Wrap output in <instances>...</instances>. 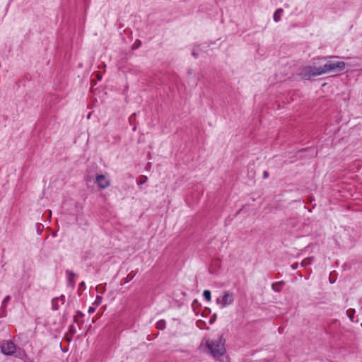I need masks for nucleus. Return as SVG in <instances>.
I'll use <instances>...</instances> for the list:
<instances>
[{"mask_svg": "<svg viewBox=\"0 0 362 362\" xmlns=\"http://www.w3.org/2000/svg\"><path fill=\"white\" fill-rule=\"evenodd\" d=\"M148 180V177L146 175H141L139 177V180L137 182V185L140 187L142 185L145 184Z\"/></svg>", "mask_w": 362, "mask_h": 362, "instance_id": "obj_17", "label": "nucleus"}, {"mask_svg": "<svg viewBox=\"0 0 362 362\" xmlns=\"http://www.w3.org/2000/svg\"><path fill=\"white\" fill-rule=\"evenodd\" d=\"M269 172L267 171V170L264 171V173H263V178L264 179H267V178L269 177Z\"/></svg>", "mask_w": 362, "mask_h": 362, "instance_id": "obj_29", "label": "nucleus"}, {"mask_svg": "<svg viewBox=\"0 0 362 362\" xmlns=\"http://www.w3.org/2000/svg\"><path fill=\"white\" fill-rule=\"evenodd\" d=\"M95 311V307L90 306V307L88 308V313L92 314V313H93Z\"/></svg>", "mask_w": 362, "mask_h": 362, "instance_id": "obj_28", "label": "nucleus"}, {"mask_svg": "<svg viewBox=\"0 0 362 362\" xmlns=\"http://www.w3.org/2000/svg\"><path fill=\"white\" fill-rule=\"evenodd\" d=\"M346 64L342 61H328L323 66H321V70L323 74L330 72L341 71L345 69Z\"/></svg>", "mask_w": 362, "mask_h": 362, "instance_id": "obj_3", "label": "nucleus"}, {"mask_svg": "<svg viewBox=\"0 0 362 362\" xmlns=\"http://www.w3.org/2000/svg\"><path fill=\"white\" fill-rule=\"evenodd\" d=\"M216 318H217V315L216 313H214L209 318V322L210 325H213L216 320Z\"/></svg>", "mask_w": 362, "mask_h": 362, "instance_id": "obj_22", "label": "nucleus"}, {"mask_svg": "<svg viewBox=\"0 0 362 362\" xmlns=\"http://www.w3.org/2000/svg\"><path fill=\"white\" fill-rule=\"evenodd\" d=\"M201 52V45H198L195 46L192 52V55L195 58L197 59L199 56V52Z\"/></svg>", "mask_w": 362, "mask_h": 362, "instance_id": "obj_12", "label": "nucleus"}, {"mask_svg": "<svg viewBox=\"0 0 362 362\" xmlns=\"http://www.w3.org/2000/svg\"><path fill=\"white\" fill-rule=\"evenodd\" d=\"M106 286H107V284H105V285H104V287H103V288H105V287H106Z\"/></svg>", "mask_w": 362, "mask_h": 362, "instance_id": "obj_36", "label": "nucleus"}, {"mask_svg": "<svg viewBox=\"0 0 362 362\" xmlns=\"http://www.w3.org/2000/svg\"><path fill=\"white\" fill-rule=\"evenodd\" d=\"M285 285L284 281H280L274 282L272 284V289L276 293H280L281 291L282 286Z\"/></svg>", "mask_w": 362, "mask_h": 362, "instance_id": "obj_8", "label": "nucleus"}, {"mask_svg": "<svg viewBox=\"0 0 362 362\" xmlns=\"http://www.w3.org/2000/svg\"><path fill=\"white\" fill-rule=\"evenodd\" d=\"M346 314H347V316L349 317V318L351 320V321H354V310H348L346 311Z\"/></svg>", "mask_w": 362, "mask_h": 362, "instance_id": "obj_21", "label": "nucleus"}, {"mask_svg": "<svg viewBox=\"0 0 362 362\" xmlns=\"http://www.w3.org/2000/svg\"><path fill=\"white\" fill-rule=\"evenodd\" d=\"M166 327V322L164 320H160L156 322V328L159 330H163Z\"/></svg>", "mask_w": 362, "mask_h": 362, "instance_id": "obj_13", "label": "nucleus"}, {"mask_svg": "<svg viewBox=\"0 0 362 362\" xmlns=\"http://www.w3.org/2000/svg\"><path fill=\"white\" fill-rule=\"evenodd\" d=\"M65 273L67 278V286L71 287L72 289H74L75 288V281L74 279L76 276V273L69 269H66L65 271Z\"/></svg>", "mask_w": 362, "mask_h": 362, "instance_id": "obj_7", "label": "nucleus"}, {"mask_svg": "<svg viewBox=\"0 0 362 362\" xmlns=\"http://www.w3.org/2000/svg\"><path fill=\"white\" fill-rule=\"evenodd\" d=\"M16 345L11 340L4 341L1 344V351L4 355H13L16 352Z\"/></svg>", "mask_w": 362, "mask_h": 362, "instance_id": "obj_5", "label": "nucleus"}, {"mask_svg": "<svg viewBox=\"0 0 362 362\" xmlns=\"http://www.w3.org/2000/svg\"><path fill=\"white\" fill-rule=\"evenodd\" d=\"M95 183L100 189H105L110 185V181L104 175H98L95 177Z\"/></svg>", "mask_w": 362, "mask_h": 362, "instance_id": "obj_6", "label": "nucleus"}, {"mask_svg": "<svg viewBox=\"0 0 362 362\" xmlns=\"http://www.w3.org/2000/svg\"><path fill=\"white\" fill-rule=\"evenodd\" d=\"M203 297L206 301L210 302L211 300V291L209 290H204L203 291Z\"/></svg>", "mask_w": 362, "mask_h": 362, "instance_id": "obj_14", "label": "nucleus"}, {"mask_svg": "<svg viewBox=\"0 0 362 362\" xmlns=\"http://www.w3.org/2000/svg\"><path fill=\"white\" fill-rule=\"evenodd\" d=\"M323 74V71L321 70V66H315L312 65H308L303 66L299 73V76L303 80H310L313 77L318 76Z\"/></svg>", "mask_w": 362, "mask_h": 362, "instance_id": "obj_2", "label": "nucleus"}, {"mask_svg": "<svg viewBox=\"0 0 362 362\" xmlns=\"http://www.w3.org/2000/svg\"><path fill=\"white\" fill-rule=\"evenodd\" d=\"M216 303L221 305V308H224L234 302V294L230 291H224L222 297H218L216 300Z\"/></svg>", "mask_w": 362, "mask_h": 362, "instance_id": "obj_4", "label": "nucleus"}, {"mask_svg": "<svg viewBox=\"0 0 362 362\" xmlns=\"http://www.w3.org/2000/svg\"><path fill=\"white\" fill-rule=\"evenodd\" d=\"M291 269H292L293 270H296V269H298V262H294L293 264H292L291 265Z\"/></svg>", "mask_w": 362, "mask_h": 362, "instance_id": "obj_27", "label": "nucleus"}, {"mask_svg": "<svg viewBox=\"0 0 362 362\" xmlns=\"http://www.w3.org/2000/svg\"><path fill=\"white\" fill-rule=\"evenodd\" d=\"M43 228H44V226L42 224L39 223L36 224V230H37V232L39 233V235L41 234Z\"/></svg>", "mask_w": 362, "mask_h": 362, "instance_id": "obj_23", "label": "nucleus"}, {"mask_svg": "<svg viewBox=\"0 0 362 362\" xmlns=\"http://www.w3.org/2000/svg\"><path fill=\"white\" fill-rule=\"evenodd\" d=\"M96 292L98 293H103L104 292V288H103L102 291L98 290V286L96 287Z\"/></svg>", "mask_w": 362, "mask_h": 362, "instance_id": "obj_31", "label": "nucleus"}, {"mask_svg": "<svg viewBox=\"0 0 362 362\" xmlns=\"http://www.w3.org/2000/svg\"><path fill=\"white\" fill-rule=\"evenodd\" d=\"M44 119H45V115H41V117H40V122H42V121L44 120Z\"/></svg>", "mask_w": 362, "mask_h": 362, "instance_id": "obj_33", "label": "nucleus"}, {"mask_svg": "<svg viewBox=\"0 0 362 362\" xmlns=\"http://www.w3.org/2000/svg\"><path fill=\"white\" fill-rule=\"evenodd\" d=\"M284 13L283 8H278L275 11L274 15H273V19L276 23H278L281 21V16Z\"/></svg>", "mask_w": 362, "mask_h": 362, "instance_id": "obj_10", "label": "nucleus"}, {"mask_svg": "<svg viewBox=\"0 0 362 362\" xmlns=\"http://www.w3.org/2000/svg\"><path fill=\"white\" fill-rule=\"evenodd\" d=\"M314 261V257H309L307 258H305L300 263V266L302 267L305 268L306 267L310 265L313 264Z\"/></svg>", "mask_w": 362, "mask_h": 362, "instance_id": "obj_11", "label": "nucleus"}, {"mask_svg": "<svg viewBox=\"0 0 362 362\" xmlns=\"http://www.w3.org/2000/svg\"><path fill=\"white\" fill-rule=\"evenodd\" d=\"M10 300H11V296H8V295L4 297V298L3 299V300H2L1 308H6V307L7 306V304L9 302Z\"/></svg>", "mask_w": 362, "mask_h": 362, "instance_id": "obj_18", "label": "nucleus"}, {"mask_svg": "<svg viewBox=\"0 0 362 362\" xmlns=\"http://www.w3.org/2000/svg\"><path fill=\"white\" fill-rule=\"evenodd\" d=\"M211 313V309L209 308H205L202 312V316H206Z\"/></svg>", "mask_w": 362, "mask_h": 362, "instance_id": "obj_24", "label": "nucleus"}, {"mask_svg": "<svg viewBox=\"0 0 362 362\" xmlns=\"http://www.w3.org/2000/svg\"><path fill=\"white\" fill-rule=\"evenodd\" d=\"M69 330H70V331H72V330H73V332H76V331H75V329H74V326H73V325H71V326L69 327Z\"/></svg>", "mask_w": 362, "mask_h": 362, "instance_id": "obj_32", "label": "nucleus"}, {"mask_svg": "<svg viewBox=\"0 0 362 362\" xmlns=\"http://www.w3.org/2000/svg\"><path fill=\"white\" fill-rule=\"evenodd\" d=\"M23 273H24L23 276H26V272H27V271H26V269H25V265H23Z\"/></svg>", "mask_w": 362, "mask_h": 362, "instance_id": "obj_30", "label": "nucleus"}, {"mask_svg": "<svg viewBox=\"0 0 362 362\" xmlns=\"http://www.w3.org/2000/svg\"><path fill=\"white\" fill-rule=\"evenodd\" d=\"M201 320L197 321V324H198ZM202 322L204 323V322L202 321Z\"/></svg>", "mask_w": 362, "mask_h": 362, "instance_id": "obj_34", "label": "nucleus"}, {"mask_svg": "<svg viewBox=\"0 0 362 362\" xmlns=\"http://www.w3.org/2000/svg\"><path fill=\"white\" fill-rule=\"evenodd\" d=\"M136 273H134L133 271H132L130 273H129L124 281V284H127L129 281H131L135 276Z\"/></svg>", "mask_w": 362, "mask_h": 362, "instance_id": "obj_16", "label": "nucleus"}, {"mask_svg": "<svg viewBox=\"0 0 362 362\" xmlns=\"http://www.w3.org/2000/svg\"><path fill=\"white\" fill-rule=\"evenodd\" d=\"M141 42L139 40H137L134 42L132 49H136L139 48L141 46Z\"/></svg>", "mask_w": 362, "mask_h": 362, "instance_id": "obj_25", "label": "nucleus"}, {"mask_svg": "<svg viewBox=\"0 0 362 362\" xmlns=\"http://www.w3.org/2000/svg\"><path fill=\"white\" fill-rule=\"evenodd\" d=\"M102 301H103V297L100 296H97L93 304L95 305L96 306H98L102 303Z\"/></svg>", "mask_w": 362, "mask_h": 362, "instance_id": "obj_19", "label": "nucleus"}, {"mask_svg": "<svg viewBox=\"0 0 362 362\" xmlns=\"http://www.w3.org/2000/svg\"><path fill=\"white\" fill-rule=\"evenodd\" d=\"M226 340L223 334H219L216 340H207L206 346L209 349L210 354L215 358L223 356L226 349L225 347Z\"/></svg>", "mask_w": 362, "mask_h": 362, "instance_id": "obj_1", "label": "nucleus"}, {"mask_svg": "<svg viewBox=\"0 0 362 362\" xmlns=\"http://www.w3.org/2000/svg\"><path fill=\"white\" fill-rule=\"evenodd\" d=\"M86 289V284H85V282L84 281H81L79 284H78V295L79 296H81L82 295V293L83 292V291Z\"/></svg>", "mask_w": 362, "mask_h": 362, "instance_id": "obj_15", "label": "nucleus"}, {"mask_svg": "<svg viewBox=\"0 0 362 362\" xmlns=\"http://www.w3.org/2000/svg\"><path fill=\"white\" fill-rule=\"evenodd\" d=\"M83 317L84 314L81 311L77 310L76 315L74 316V322L78 325L83 323V321L82 319Z\"/></svg>", "mask_w": 362, "mask_h": 362, "instance_id": "obj_9", "label": "nucleus"}, {"mask_svg": "<svg viewBox=\"0 0 362 362\" xmlns=\"http://www.w3.org/2000/svg\"><path fill=\"white\" fill-rule=\"evenodd\" d=\"M106 286H107V284H105V285H104V287H103V288H105V287H106Z\"/></svg>", "mask_w": 362, "mask_h": 362, "instance_id": "obj_37", "label": "nucleus"}, {"mask_svg": "<svg viewBox=\"0 0 362 362\" xmlns=\"http://www.w3.org/2000/svg\"><path fill=\"white\" fill-rule=\"evenodd\" d=\"M321 59L325 60L326 58L325 57H322Z\"/></svg>", "mask_w": 362, "mask_h": 362, "instance_id": "obj_35", "label": "nucleus"}, {"mask_svg": "<svg viewBox=\"0 0 362 362\" xmlns=\"http://www.w3.org/2000/svg\"><path fill=\"white\" fill-rule=\"evenodd\" d=\"M56 301L57 300H55L54 298H53L52 300V308L54 310H57L59 308V305Z\"/></svg>", "mask_w": 362, "mask_h": 362, "instance_id": "obj_20", "label": "nucleus"}, {"mask_svg": "<svg viewBox=\"0 0 362 362\" xmlns=\"http://www.w3.org/2000/svg\"><path fill=\"white\" fill-rule=\"evenodd\" d=\"M54 299L59 300L62 304H64L65 301V296L64 295H61L59 297L54 298Z\"/></svg>", "mask_w": 362, "mask_h": 362, "instance_id": "obj_26", "label": "nucleus"}]
</instances>
